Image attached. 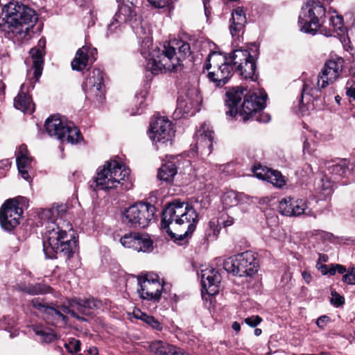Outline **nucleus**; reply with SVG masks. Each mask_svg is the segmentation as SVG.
<instances>
[{"instance_id":"nucleus-37","label":"nucleus","mask_w":355,"mask_h":355,"mask_svg":"<svg viewBox=\"0 0 355 355\" xmlns=\"http://www.w3.org/2000/svg\"><path fill=\"white\" fill-rule=\"evenodd\" d=\"M33 329L35 334L40 337V341L42 342L51 343L56 338L55 334L48 327L35 325Z\"/></svg>"},{"instance_id":"nucleus-47","label":"nucleus","mask_w":355,"mask_h":355,"mask_svg":"<svg viewBox=\"0 0 355 355\" xmlns=\"http://www.w3.org/2000/svg\"><path fill=\"white\" fill-rule=\"evenodd\" d=\"M347 170L345 164H338L333 165L331 167V172L339 175H344Z\"/></svg>"},{"instance_id":"nucleus-30","label":"nucleus","mask_w":355,"mask_h":355,"mask_svg":"<svg viewBox=\"0 0 355 355\" xmlns=\"http://www.w3.org/2000/svg\"><path fill=\"white\" fill-rule=\"evenodd\" d=\"M14 106L23 112L30 114L33 113L35 110V105L28 91L26 90L24 84L21 85L18 95L15 98Z\"/></svg>"},{"instance_id":"nucleus-18","label":"nucleus","mask_w":355,"mask_h":355,"mask_svg":"<svg viewBox=\"0 0 355 355\" xmlns=\"http://www.w3.org/2000/svg\"><path fill=\"white\" fill-rule=\"evenodd\" d=\"M344 62L340 57L327 60L321 73L317 76L318 87L325 88L336 80L343 71Z\"/></svg>"},{"instance_id":"nucleus-33","label":"nucleus","mask_w":355,"mask_h":355,"mask_svg":"<svg viewBox=\"0 0 355 355\" xmlns=\"http://www.w3.org/2000/svg\"><path fill=\"white\" fill-rule=\"evenodd\" d=\"M135 250L137 252H148L153 250V241L148 234L138 232Z\"/></svg>"},{"instance_id":"nucleus-22","label":"nucleus","mask_w":355,"mask_h":355,"mask_svg":"<svg viewBox=\"0 0 355 355\" xmlns=\"http://www.w3.org/2000/svg\"><path fill=\"white\" fill-rule=\"evenodd\" d=\"M214 132L209 124L203 123L196 132V148L204 154L209 155L212 150Z\"/></svg>"},{"instance_id":"nucleus-42","label":"nucleus","mask_w":355,"mask_h":355,"mask_svg":"<svg viewBox=\"0 0 355 355\" xmlns=\"http://www.w3.org/2000/svg\"><path fill=\"white\" fill-rule=\"evenodd\" d=\"M220 227L217 220H211L209 222L206 230V234L209 238L216 237L220 232Z\"/></svg>"},{"instance_id":"nucleus-21","label":"nucleus","mask_w":355,"mask_h":355,"mask_svg":"<svg viewBox=\"0 0 355 355\" xmlns=\"http://www.w3.org/2000/svg\"><path fill=\"white\" fill-rule=\"evenodd\" d=\"M97 49L90 46L85 45L79 49L74 59L71 62V67L73 70L81 71L87 65L93 63L96 60Z\"/></svg>"},{"instance_id":"nucleus-52","label":"nucleus","mask_w":355,"mask_h":355,"mask_svg":"<svg viewBox=\"0 0 355 355\" xmlns=\"http://www.w3.org/2000/svg\"><path fill=\"white\" fill-rule=\"evenodd\" d=\"M329 320V318L327 315L320 316L316 321V324L320 328H324L327 322Z\"/></svg>"},{"instance_id":"nucleus-48","label":"nucleus","mask_w":355,"mask_h":355,"mask_svg":"<svg viewBox=\"0 0 355 355\" xmlns=\"http://www.w3.org/2000/svg\"><path fill=\"white\" fill-rule=\"evenodd\" d=\"M245 322L251 327H255L261 323L262 319L259 315H252L245 319Z\"/></svg>"},{"instance_id":"nucleus-14","label":"nucleus","mask_w":355,"mask_h":355,"mask_svg":"<svg viewBox=\"0 0 355 355\" xmlns=\"http://www.w3.org/2000/svg\"><path fill=\"white\" fill-rule=\"evenodd\" d=\"M101 301L89 297H73L68 301V304L62 306L61 309L64 313H69L78 320L84 321L85 318L80 315H89L92 310L98 309L102 307Z\"/></svg>"},{"instance_id":"nucleus-34","label":"nucleus","mask_w":355,"mask_h":355,"mask_svg":"<svg viewBox=\"0 0 355 355\" xmlns=\"http://www.w3.org/2000/svg\"><path fill=\"white\" fill-rule=\"evenodd\" d=\"M293 209V214H292V216H298L303 214L316 218L315 214L308 207L306 202L302 199L294 200Z\"/></svg>"},{"instance_id":"nucleus-9","label":"nucleus","mask_w":355,"mask_h":355,"mask_svg":"<svg viewBox=\"0 0 355 355\" xmlns=\"http://www.w3.org/2000/svg\"><path fill=\"white\" fill-rule=\"evenodd\" d=\"M45 128L51 137H55L62 143L76 144L83 139L80 130L73 123L62 120L58 115L49 116L46 120Z\"/></svg>"},{"instance_id":"nucleus-39","label":"nucleus","mask_w":355,"mask_h":355,"mask_svg":"<svg viewBox=\"0 0 355 355\" xmlns=\"http://www.w3.org/2000/svg\"><path fill=\"white\" fill-rule=\"evenodd\" d=\"M51 288L47 285L42 284H36L35 285H31L23 289V291L30 295H40L49 293Z\"/></svg>"},{"instance_id":"nucleus-56","label":"nucleus","mask_w":355,"mask_h":355,"mask_svg":"<svg viewBox=\"0 0 355 355\" xmlns=\"http://www.w3.org/2000/svg\"><path fill=\"white\" fill-rule=\"evenodd\" d=\"M302 276L306 284H310L312 280L311 275L307 271H303Z\"/></svg>"},{"instance_id":"nucleus-45","label":"nucleus","mask_w":355,"mask_h":355,"mask_svg":"<svg viewBox=\"0 0 355 355\" xmlns=\"http://www.w3.org/2000/svg\"><path fill=\"white\" fill-rule=\"evenodd\" d=\"M345 272H347L345 266L338 263H331L328 268V273L331 276L335 275L336 272L344 274Z\"/></svg>"},{"instance_id":"nucleus-31","label":"nucleus","mask_w":355,"mask_h":355,"mask_svg":"<svg viewBox=\"0 0 355 355\" xmlns=\"http://www.w3.org/2000/svg\"><path fill=\"white\" fill-rule=\"evenodd\" d=\"M67 213V205H53L51 209L44 211L43 214L48 218L50 221V224H56L60 223L61 226L62 218Z\"/></svg>"},{"instance_id":"nucleus-25","label":"nucleus","mask_w":355,"mask_h":355,"mask_svg":"<svg viewBox=\"0 0 355 355\" xmlns=\"http://www.w3.org/2000/svg\"><path fill=\"white\" fill-rule=\"evenodd\" d=\"M45 46L46 40L42 38L39 40L37 46L32 48L29 51L33 61V75L37 80L42 73Z\"/></svg>"},{"instance_id":"nucleus-8","label":"nucleus","mask_w":355,"mask_h":355,"mask_svg":"<svg viewBox=\"0 0 355 355\" xmlns=\"http://www.w3.org/2000/svg\"><path fill=\"white\" fill-rule=\"evenodd\" d=\"M259 267L257 254L252 251H245L225 259L224 269L234 275L251 277L257 272Z\"/></svg>"},{"instance_id":"nucleus-24","label":"nucleus","mask_w":355,"mask_h":355,"mask_svg":"<svg viewBox=\"0 0 355 355\" xmlns=\"http://www.w3.org/2000/svg\"><path fill=\"white\" fill-rule=\"evenodd\" d=\"M253 173L257 178L267 181L277 187H282L285 184L284 177L277 171L261 166H255L253 168Z\"/></svg>"},{"instance_id":"nucleus-59","label":"nucleus","mask_w":355,"mask_h":355,"mask_svg":"<svg viewBox=\"0 0 355 355\" xmlns=\"http://www.w3.org/2000/svg\"><path fill=\"white\" fill-rule=\"evenodd\" d=\"M87 354L89 355H97L98 354V350L96 347H90L87 349Z\"/></svg>"},{"instance_id":"nucleus-54","label":"nucleus","mask_w":355,"mask_h":355,"mask_svg":"<svg viewBox=\"0 0 355 355\" xmlns=\"http://www.w3.org/2000/svg\"><path fill=\"white\" fill-rule=\"evenodd\" d=\"M315 267L319 271H320L322 275H326L328 274L329 266L317 263Z\"/></svg>"},{"instance_id":"nucleus-64","label":"nucleus","mask_w":355,"mask_h":355,"mask_svg":"<svg viewBox=\"0 0 355 355\" xmlns=\"http://www.w3.org/2000/svg\"><path fill=\"white\" fill-rule=\"evenodd\" d=\"M335 100H336V103H337L338 104H340V100H341V98H340L339 96H336L335 97Z\"/></svg>"},{"instance_id":"nucleus-11","label":"nucleus","mask_w":355,"mask_h":355,"mask_svg":"<svg viewBox=\"0 0 355 355\" xmlns=\"http://www.w3.org/2000/svg\"><path fill=\"white\" fill-rule=\"evenodd\" d=\"M229 60L233 70L242 78L257 80L256 55H252L247 49H236L229 54Z\"/></svg>"},{"instance_id":"nucleus-61","label":"nucleus","mask_w":355,"mask_h":355,"mask_svg":"<svg viewBox=\"0 0 355 355\" xmlns=\"http://www.w3.org/2000/svg\"><path fill=\"white\" fill-rule=\"evenodd\" d=\"M232 327L234 331L237 332H239L241 329L240 324L238 322H234L232 325Z\"/></svg>"},{"instance_id":"nucleus-40","label":"nucleus","mask_w":355,"mask_h":355,"mask_svg":"<svg viewBox=\"0 0 355 355\" xmlns=\"http://www.w3.org/2000/svg\"><path fill=\"white\" fill-rule=\"evenodd\" d=\"M138 232H130L124 234L120 239L121 244L126 248H131L135 250V245L137 244L136 239Z\"/></svg>"},{"instance_id":"nucleus-27","label":"nucleus","mask_w":355,"mask_h":355,"mask_svg":"<svg viewBox=\"0 0 355 355\" xmlns=\"http://www.w3.org/2000/svg\"><path fill=\"white\" fill-rule=\"evenodd\" d=\"M197 101H193L188 96H180L178 100L177 108L174 115L177 118H181L186 115L192 116L196 110Z\"/></svg>"},{"instance_id":"nucleus-36","label":"nucleus","mask_w":355,"mask_h":355,"mask_svg":"<svg viewBox=\"0 0 355 355\" xmlns=\"http://www.w3.org/2000/svg\"><path fill=\"white\" fill-rule=\"evenodd\" d=\"M248 199L249 197L244 193L230 191L224 195L223 201L226 206L232 207Z\"/></svg>"},{"instance_id":"nucleus-16","label":"nucleus","mask_w":355,"mask_h":355,"mask_svg":"<svg viewBox=\"0 0 355 355\" xmlns=\"http://www.w3.org/2000/svg\"><path fill=\"white\" fill-rule=\"evenodd\" d=\"M137 293L143 300L159 301L164 285L159 282L157 274L148 273L137 278Z\"/></svg>"},{"instance_id":"nucleus-50","label":"nucleus","mask_w":355,"mask_h":355,"mask_svg":"<svg viewBox=\"0 0 355 355\" xmlns=\"http://www.w3.org/2000/svg\"><path fill=\"white\" fill-rule=\"evenodd\" d=\"M331 21L333 26L336 30H341V28L343 26V19L340 16L337 15L335 17H331Z\"/></svg>"},{"instance_id":"nucleus-4","label":"nucleus","mask_w":355,"mask_h":355,"mask_svg":"<svg viewBox=\"0 0 355 355\" xmlns=\"http://www.w3.org/2000/svg\"><path fill=\"white\" fill-rule=\"evenodd\" d=\"M198 221L196 211L187 203L178 200L169 204L163 211L161 226L171 237H175L169 227L170 225L186 226L184 234L179 235L180 239L190 236L195 230Z\"/></svg>"},{"instance_id":"nucleus-60","label":"nucleus","mask_w":355,"mask_h":355,"mask_svg":"<svg viewBox=\"0 0 355 355\" xmlns=\"http://www.w3.org/2000/svg\"><path fill=\"white\" fill-rule=\"evenodd\" d=\"M347 94L348 96L352 98L355 101V89H348L347 91Z\"/></svg>"},{"instance_id":"nucleus-38","label":"nucleus","mask_w":355,"mask_h":355,"mask_svg":"<svg viewBox=\"0 0 355 355\" xmlns=\"http://www.w3.org/2000/svg\"><path fill=\"white\" fill-rule=\"evenodd\" d=\"M293 201L294 199L291 198H283L279 204V211L280 214L287 216H292L293 214Z\"/></svg>"},{"instance_id":"nucleus-2","label":"nucleus","mask_w":355,"mask_h":355,"mask_svg":"<svg viewBox=\"0 0 355 355\" xmlns=\"http://www.w3.org/2000/svg\"><path fill=\"white\" fill-rule=\"evenodd\" d=\"M191 54L190 44L183 41L165 42L150 53L146 68L153 73L162 71H175L181 67L183 60Z\"/></svg>"},{"instance_id":"nucleus-46","label":"nucleus","mask_w":355,"mask_h":355,"mask_svg":"<svg viewBox=\"0 0 355 355\" xmlns=\"http://www.w3.org/2000/svg\"><path fill=\"white\" fill-rule=\"evenodd\" d=\"M331 303L336 306H341L345 303V298L335 291H331Z\"/></svg>"},{"instance_id":"nucleus-1","label":"nucleus","mask_w":355,"mask_h":355,"mask_svg":"<svg viewBox=\"0 0 355 355\" xmlns=\"http://www.w3.org/2000/svg\"><path fill=\"white\" fill-rule=\"evenodd\" d=\"M37 19L32 8L10 2L1 8L0 28L6 37L19 45L30 38V30Z\"/></svg>"},{"instance_id":"nucleus-6","label":"nucleus","mask_w":355,"mask_h":355,"mask_svg":"<svg viewBox=\"0 0 355 355\" xmlns=\"http://www.w3.org/2000/svg\"><path fill=\"white\" fill-rule=\"evenodd\" d=\"M130 169L115 160L106 162L98 169L90 188L94 191L108 190L116 188L118 184L123 185V181L128 178Z\"/></svg>"},{"instance_id":"nucleus-7","label":"nucleus","mask_w":355,"mask_h":355,"mask_svg":"<svg viewBox=\"0 0 355 355\" xmlns=\"http://www.w3.org/2000/svg\"><path fill=\"white\" fill-rule=\"evenodd\" d=\"M204 67L207 70L211 69L207 76L217 87L225 85L232 76L233 67L229 56L219 52L211 53Z\"/></svg>"},{"instance_id":"nucleus-17","label":"nucleus","mask_w":355,"mask_h":355,"mask_svg":"<svg viewBox=\"0 0 355 355\" xmlns=\"http://www.w3.org/2000/svg\"><path fill=\"white\" fill-rule=\"evenodd\" d=\"M22 212L16 199L8 200L0 209V224L2 228L8 232L15 229L19 224Z\"/></svg>"},{"instance_id":"nucleus-49","label":"nucleus","mask_w":355,"mask_h":355,"mask_svg":"<svg viewBox=\"0 0 355 355\" xmlns=\"http://www.w3.org/2000/svg\"><path fill=\"white\" fill-rule=\"evenodd\" d=\"M136 99H137V103L139 106V107L137 108V110L136 112H134L132 113V114H140L142 113V110H143V107H144V103H145V97H144V95L143 94H138L136 96Z\"/></svg>"},{"instance_id":"nucleus-57","label":"nucleus","mask_w":355,"mask_h":355,"mask_svg":"<svg viewBox=\"0 0 355 355\" xmlns=\"http://www.w3.org/2000/svg\"><path fill=\"white\" fill-rule=\"evenodd\" d=\"M313 149L311 148V144L308 141L304 142V151L311 154Z\"/></svg>"},{"instance_id":"nucleus-19","label":"nucleus","mask_w":355,"mask_h":355,"mask_svg":"<svg viewBox=\"0 0 355 355\" xmlns=\"http://www.w3.org/2000/svg\"><path fill=\"white\" fill-rule=\"evenodd\" d=\"M173 135L172 123L166 117L157 118L151 123L149 137L154 144H164L171 141Z\"/></svg>"},{"instance_id":"nucleus-10","label":"nucleus","mask_w":355,"mask_h":355,"mask_svg":"<svg viewBox=\"0 0 355 355\" xmlns=\"http://www.w3.org/2000/svg\"><path fill=\"white\" fill-rule=\"evenodd\" d=\"M325 8L320 2L314 1L307 2L302 8L299 16L298 23L300 25V30L305 33L315 35L325 17Z\"/></svg>"},{"instance_id":"nucleus-28","label":"nucleus","mask_w":355,"mask_h":355,"mask_svg":"<svg viewBox=\"0 0 355 355\" xmlns=\"http://www.w3.org/2000/svg\"><path fill=\"white\" fill-rule=\"evenodd\" d=\"M33 306L37 309L42 311L46 315V318L48 320L53 319L54 320L67 321V318L64 315L63 311L56 309L53 306H49L44 303L43 300L40 298H35L32 300Z\"/></svg>"},{"instance_id":"nucleus-51","label":"nucleus","mask_w":355,"mask_h":355,"mask_svg":"<svg viewBox=\"0 0 355 355\" xmlns=\"http://www.w3.org/2000/svg\"><path fill=\"white\" fill-rule=\"evenodd\" d=\"M169 0H148L155 8H164L168 5Z\"/></svg>"},{"instance_id":"nucleus-32","label":"nucleus","mask_w":355,"mask_h":355,"mask_svg":"<svg viewBox=\"0 0 355 355\" xmlns=\"http://www.w3.org/2000/svg\"><path fill=\"white\" fill-rule=\"evenodd\" d=\"M177 173V168L172 162H166L158 171L157 178L159 180L171 182Z\"/></svg>"},{"instance_id":"nucleus-12","label":"nucleus","mask_w":355,"mask_h":355,"mask_svg":"<svg viewBox=\"0 0 355 355\" xmlns=\"http://www.w3.org/2000/svg\"><path fill=\"white\" fill-rule=\"evenodd\" d=\"M156 208L148 202H138L125 211L124 223L134 228H145L153 220Z\"/></svg>"},{"instance_id":"nucleus-44","label":"nucleus","mask_w":355,"mask_h":355,"mask_svg":"<svg viewBox=\"0 0 355 355\" xmlns=\"http://www.w3.org/2000/svg\"><path fill=\"white\" fill-rule=\"evenodd\" d=\"M64 347L69 353L78 352L80 350L81 343L80 340L73 338L65 343Z\"/></svg>"},{"instance_id":"nucleus-63","label":"nucleus","mask_w":355,"mask_h":355,"mask_svg":"<svg viewBox=\"0 0 355 355\" xmlns=\"http://www.w3.org/2000/svg\"><path fill=\"white\" fill-rule=\"evenodd\" d=\"M203 3H204V8H205V15H207V3L205 0H204Z\"/></svg>"},{"instance_id":"nucleus-35","label":"nucleus","mask_w":355,"mask_h":355,"mask_svg":"<svg viewBox=\"0 0 355 355\" xmlns=\"http://www.w3.org/2000/svg\"><path fill=\"white\" fill-rule=\"evenodd\" d=\"M135 317L144 322L152 329L161 331L163 329L162 323H160L154 316L148 315L139 310L133 312Z\"/></svg>"},{"instance_id":"nucleus-20","label":"nucleus","mask_w":355,"mask_h":355,"mask_svg":"<svg viewBox=\"0 0 355 355\" xmlns=\"http://www.w3.org/2000/svg\"><path fill=\"white\" fill-rule=\"evenodd\" d=\"M200 277L202 288L207 294L214 295L218 293L221 276L216 269L207 268L201 270Z\"/></svg>"},{"instance_id":"nucleus-62","label":"nucleus","mask_w":355,"mask_h":355,"mask_svg":"<svg viewBox=\"0 0 355 355\" xmlns=\"http://www.w3.org/2000/svg\"><path fill=\"white\" fill-rule=\"evenodd\" d=\"M254 335H255V336H260V335L261 334L262 331H261V329L256 328V329H254Z\"/></svg>"},{"instance_id":"nucleus-23","label":"nucleus","mask_w":355,"mask_h":355,"mask_svg":"<svg viewBox=\"0 0 355 355\" xmlns=\"http://www.w3.org/2000/svg\"><path fill=\"white\" fill-rule=\"evenodd\" d=\"M16 162L19 173L21 177L24 180L30 181L31 178L29 175V171L31 168L33 159L30 156L26 145L21 144L19 146L16 153Z\"/></svg>"},{"instance_id":"nucleus-55","label":"nucleus","mask_w":355,"mask_h":355,"mask_svg":"<svg viewBox=\"0 0 355 355\" xmlns=\"http://www.w3.org/2000/svg\"><path fill=\"white\" fill-rule=\"evenodd\" d=\"M11 163L8 159H3L0 161V169L8 171L10 167Z\"/></svg>"},{"instance_id":"nucleus-3","label":"nucleus","mask_w":355,"mask_h":355,"mask_svg":"<svg viewBox=\"0 0 355 355\" xmlns=\"http://www.w3.org/2000/svg\"><path fill=\"white\" fill-rule=\"evenodd\" d=\"M246 88L243 87H236L226 92L225 105L228 110L226 114L234 117L239 114L243 121H246L254 118V116L264 109L268 98L263 89H259L257 92L244 94Z\"/></svg>"},{"instance_id":"nucleus-41","label":"nucleus","mask_w":355,"mask_h":355,"mask_svg":"<svg viewBox=\"0 0 355 355\" xmlns=\"http://www.w3.org/2000/svg\"><path fill=\"white\" fill-rule=\"evenodd\" d=\"M315 81L317 82V78H315ZM322 89V87H318V83H313L312 81L309 80H306L303 86V89L302 91V95L304 94L311 95L314 94V92H317Z\"/></svg>"},{"instance_id":"nucleus-26","label":"nucleus","mask_w":355,"mask_h":355,"mask_svg":"<svg viewBox=\"0 0 355 355\" xmlns=\"http://www.w3.org/2000/svg\"><path fill=\"white\" fill-rule=\"evenodd\" d=\"M150 350L156 355H189L183 349L162 340L152 342Z\"/></svg>"},{"instance_id":"nucleus-15","label":"nucleus","mask_w":355,"mask_h":355,"mask_svg":"<svg viewBox=\"0 0 355 355\" xmlns=\"http://www.w3.org/2000/svg\"><path fill=\"white\" fill-rule=\"evenodd\" d=\"M104 78L105 74L100 69H94L88 72L82 86L87 98L97 102L104 99Z\"/></svg>"},{"instance_id":"nucleus-43","label":"nucleus","mask_w":355,"mask_h":355,"mask_svg":"<svg viewBox=\"0 0 355 355\" xmlns=\"http://www.w3.org/2000/svg\"><path fill=\"white\" fill-rule=\"evenodd\" d=\"M342 281L347 285H355V267H350L343 274Z\"/></svg>"},{"instance_id":"nucleus-53","label":"nucleus","mask_w":355,"mask_h":355,"mask_svg":"<svg viewBox=\"0 0 355 355\" xmlns=\"http://www.w3.org/2000/svg\"><path fill=\"white\" fill-rule=\"evenodd\" d=\"M254 116H256L257 121L262 123H267L270 120V115L265 113L259 114L257 116L255 115Z\"/></svg>"},{"instance_id":"nucleus-58","label":"nucleus","mask_w":355,"mask_h":355,"mask_svg":"<svg viewBox=\"0 0 355 355\" xmlns=\"http://www.w3.org/2000/svg\"><path fill=\"white\" fill-rule=\"evenodd\" d=\"M328 260H329V257L327 254H319V258H318V261L317 263H326L328 261Z\"/></svg>"},{"instance_id":"nucleus-13","label":"nucleus","mask_w":355,"mask_h":355,"mask_svg":"<svg viewBox=\"0 0 355 355\" xmlns=\"http://www.w3.org/2000/svg\"><path fill=\"white\" fill-rule=\"evenodd\" d=\"M137 21L136 11L135 10L133 3L130 5L126 3L125 0L119 6L118 12L115 14L113 20L107 25V36H110L114 33H119L121 31V26L125 23H130L138 37H141L144 33V29L142 26L135 27L133 24Z\"/></svg>"},{"instance_id":"nucleus-29","label":"nucleus","mask_w":355,"mask_h":355,"mask_svg":"<svg viewBox=\"0 0 355 355\" xmlns=\"http://www.w3.org/2000/svg\"><path fill=\"white\" fill-rule=\"evenodd\" d=\"M246 21L245 15L242 8L238 7L232 11L230 31L233 37L243 31Z\"/></svg>"},{"instance_id":"nucleus-5","label":"nucleus","mask_w":355,"mask_h":355,"mask_svg":"<svg viewBox=\"0 0 355 355\" xmlns=\"http://www.w3.org/2000/svg\"><path fill=\"white\" fill-rule=\"evenodd\" d=\"M60 223L49 224L44 236L43 251L47 259H55L58 254L66 259L71 258L77 248V241L69 236Z\"/></svg>"}]
</instances>
